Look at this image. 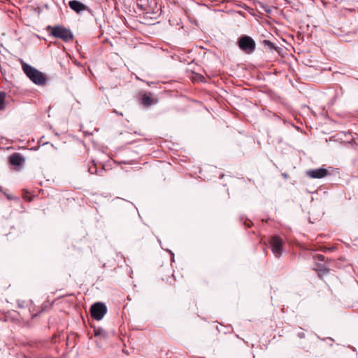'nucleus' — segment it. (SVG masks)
I'll return each mask as SVG.
<instances>
[{"label":"nucleus","mask_w":358,"mask_h":358,"mask_svg":"<svg viewBox=\"0 0 358 358\" xmlns=\"http://www.w3.org/2000/svg\"><path fill=\"white\" fill-rule=\"evenodd\" d=\"M247 220H248V219H247V218H245V220H243V217H241V222H243V224H247V222H247Z\"/></svg>","instance_id":"obj_19"},{"label":"nucleus","mask_w":358,"mask_h":358,"mask_svg":"<svg viewBox=\"0 0 358 358\" xmlns=\"http://www.w3.org/2000/svg\"><path fill=\"white\" fill-rule=\"evenodd\" d=\"M5 92H0V110H3L5 108Z\"/></svg>","instance_id":"obj_12"},{"label":"nucleus","mask_w":358,"mask_h":358,"mask_svg":"<svg viewBox=\"0 0 358 358\" xmlns=\"http://www.w3.org/2000/svg\"><path fill=\"white\" fill-rule=\"evenodd\" d=\"M262 44L265 48H268L271 52L275 50L278 53H280V52L282 50V48L280 47L276 46L273 43H272L269 40H264L262 41Z\"/></svg>","instance_id":"obj_11"},{"label":"nucleus","mask_w":358,"mask_h":358,"mask_svg":"<svg viewBox=\"0 0 358 358\" xmlns=\"http://www.w3.org/2000/svg\"><path fill=\"white\" fill-rule=\"evenodd\" d=\"M237 43L239 48L247 54L252 53L256 48V43L254 39L247 35L240 36Z\"/></svg>","instance_id":"obj_3"},{"label":"nucleus","mask_w":358,"mask_h":358,"mask_svg":"<svg viewBox=\"0 0 358 358\" xmlns=\"http://www.w3.org/2000/svg\"><path fill=\"white\" fill-rule=\"evenodd\" d=\"M69 6L77 13H80L84 10H88V7L82 2L77 0H72L69 2Z\"/></svg>","instance_id":"obj_8"},{"label":"nucleus","mask_w":358,"mask_h":358,"mask_svg":"<svg viewBox=\"0 0 358 358\" xmlns=\"http://www.w3.org/2000/svg\"><path fill=\"white\" fill-rule=\"evenodd\" d=\"M107 313L106 306L101 302H96L92 305L90 314L92 317L96 320H101Z\"/></svg>","instance_id":"obj_5"},{"label":"nucleus","mask_w":358,"mask_h":358,"mask_svg":"<svg viewBox=\"0 0 358 358\" xmlns=\"http://www.w3.org/2000/svg\"><path fill=\"white\" fill-rule=\"evenodd\" d=\"M17 303H18V306H19L20 308H23V307H24V302L20 303V301H18Z\"/></svg>","instance_id":"obj_18"},{"label":"nucleus","mask_w":358,"mask_h":358,"mask_svg":"<svg viewBox=\"0 0 358 358\" xmlns=\"http://www.w3.org/2000/svg\"><path fill=\"white\" fill-rule=\"evenodd\" d=\"M171 255V262H174V254L172 251L169 250H166Z\"/></svg>","instance_id":"obj_16"},{"label":"nucleus","mask_w":358,"mask_h":358,"mask_svg":"<svg viewBox=\"0 0 358 358\" xmlns=\"http://www.w3.org/2000/svg\"><path fill=\"white\" fill-rule=\"evenodd\" d=\"M327 339H329L331 341H334L331 338H327Z\"/></svg>","instance_id":"obj_22"},{"label":"nucleus","mask_w":358,"mask_h":358,"mask_svg":"<svg viewBox=\"0 0 358 358\" xmlns=\"http://www.w3.org/2000/svg\"><path fill=\"white\" fill-rule=\"evenodd\" d=\"M113 112H114L115 113H117V111L116 110H113Z\"/></svg>","instance_id":"obj_21"},{"label":"nucleus","mask_w":358,"mask_h":358,"mask_svg":"<svg viewBox=\"0 0 358 358\" xmlns=\"http://www.w3.org/2000/svg\"><path fill=\"white\" fill-rule=\"evenodd\" d=\"M22 69L27 76L35 84L43 85L46 82L45 76L36 68L26 63L22 64Z\"/></svg>","instance_id":"obj_1"},{"label":"nucleus","mask_w":358,"mask_h":358,"mask_svg":"<svg viewBox=\"0 0 358 358\" xmlns=\"http://www.w3.org/2000/svg\"><path fill=\"white\" fill-rule=\"evenodd\" d=\"M9 163L14 166H22L25 162V158L20 153L15 152L9 157Z\"/></svg>","instance_id":"obj_9"},{"label":"nucleus","mask_w":358,"mask_h":358,"mask_svg":"<svg viewBox=\"0 0 358 358\" xmlns=\"http://www.w3.org/2000/svg\"><path fill=\"white\" fill-rule=\"evenodd\" d=\"M315 259H317L320 262H324V259H325V257L324 255H317L315 257Z\"/></svg>","instance_id":"obj_14"},{"label":"nucleus","mask_w":358,"mask_h":358,"mask_svg":"<svg viewBox=\"0 0 358 358\" xmlns=\"http://www.w3.org/2000/svg\"><path fill=\"white\" fill-rule=\"evenodd\" d=\"M297 336L299 338H305V333L304 332H299L297 334Z\"/></svg>","instance_id":"obj_17"},{"label":"nucleus","mask_w":358,"mask_h":358,"mask_svg":"<svg viewBox=\"0 0 358 358\" xmlns=\"http://www.w3.org/2000/svg\"><path fill=\"white\" fill-rule=\"evenodd\" d=\"M88 171L91 173V174H94L96 173V167L94 165L91 166L90 167H89L88 169Z\"/></svg>","instance_id":"obj_13"},{"label":"nucleus","mask_w":358,"mask_h":358,"mask_svg":"<svg viewBox=\"0 0 358 358\" xmlns=\"http://www.w3.org/2000/svg\"><path fill=\"white\" fill-rule=\"evenodd\" d=\"M203 358H205V357H203Z\"/></svg>","instance_id":"obj_23"},{"label":"nucleus","mask_w":358,"mask_h":358,"mask_svg":"<svg viewBox=\"0 0 358 358\" xmlns=\"http://www.w3.org/2000/svg\"><path fill=\"white\" fill-rule=\"evenodd\" d=\"M270 248L275 257L279 258L283 252V241L278 236H273L268 241Z\"/></svg>","instance_id":"obj_4"},{"label":"nucleus","mask_w":358,"mask_h":358,"mask_svg":"<svg viewBox=\"0 0 358 358\" xmlns=\"http://www.w3.org/2000/svg\"><path fill=\"white\" fill-rule=\"evenodd\" d=\"M126 201L127 203H128L129 204L131 205V206H133V205H134L132 203H131V202H129V201Z\"/></svg>","instance_id":"obj_20"},{"label":"nucleus","mask_w":358,"mask_h":358,"mask_svg":"<svg viewBox=\"0 0 358 358\" xmlns=\"http://www.w3.org/2000/svg\"><path fill=\"white\" fill-rule=\"evenodd\" d=\"M138 100L142 106L148 107L155 102L152 97V94L149 92H141L138 94Z\"/></svg>","instance_id":"obj_7"},{"label":"nucleus","mask_w":358,"mask_h":358,"mask_svg":"<svg viewBox=\"0 0 358 358\" xmlns=\"http://www.w3.org/2000/svg\"><path fill=\"white\" fill-rule=\"evenodd\" d=\"M50 31V34L57 38H60L64 42H69L73 39V34L69 29L63 26H48L47 28Z\"/></svg>","instance_id":"obj_2"},{"label":"nucleus","mask_w":358,"mask_h":358,"mask_svg":"<svg viewBox=\"0 0 358 358\" xmlns=\"http://www.w3.org/2000/svg\"><path fill=\"white\" fill-rule=\"evenodd\" d=\"M313 269L318 273L319 275L327 274L329 269L324 264L315 263Z\"/></svg>","instance_id":"obj_10"},{"label":"nucleus","mask_w":358,"mask_h":358,"mask_svg":"<svg viewBox=\"0 0 358 358\" xmlns=\"http://www.w3.org/2000/svg\"><path fill=\"white\" fill-rule=\"evenodd\" d=\"M103 332V331L101 329L95 330V336H97L101 335Z\"/></svg>","instance_id":"obj_15"},{"label":"nucleus","mask_w":358,"mask_h":358,"mask_svg":"<svg viewBox=\"0 0 358 358\" xmlns=\"http://www.w3.org/2000/svg\"><path fill=\"white\" fill-rule=\"evenodd\" d=\"M306 176L313 179H322L328 175H330L328 169L320 167L315 169H309L306 171Z\"/></svg>","instance_id":"obj_6"}]
</instances>
